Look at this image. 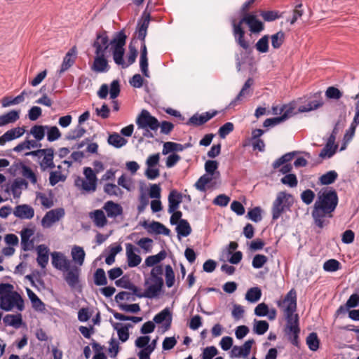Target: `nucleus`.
I'll return each instance as SVG.
<instances>
[{"mask_svg":"<svg viewBox=\"0 0 359 359\" xmlns=\"http://www.w3.org/2000/svg\"><path fill=\"white\" fill-rule=\"evenodd\" d=\"M107 142L115 148H121L128 142L127 140L116 133L109 135Z\"/></svg>","mask_w":359,"mask_h":359,"instance_id":"nucleus-38","label":"nucleus"},{"mask_svg":"<svg viewBox=\"0 0 359 359\" xmlns=\"http://www.w3.org/2000/svg\"><path fill=\"white\" fill-rule=\"evenodd\" d=\"M67 272L65 280L70 287L74 288L79 282V270L76 267H74L69 269Z\"/></svg>","mask_w":359,"mask_h":359,"instance_id":"nucleus-24","label":"nucleus"},{"mask_svg":"<svg viewBox=\"0 0 359 359\" xmlns=\"http://www.w3.org/2000/svg\"><path fill=\"white\" fill-rule=\"evenodd\" d=\"M296 154V151L288 152L277 158L272 164L273 168L277 169L280 168L283 164L286 163H288L292 160Z\"/></svg>","mask_w":359,"mask_h":359,"instance_id":"nucleus-43","label":"nucleus"},{"mask_svg":"<svg viewBox=\"0 0 359 359\" xmlns=\"http://www.w3.org/2000/svg\"><path fill=\"white\" fill-rule=\"evenodd\" d=\"M73 52H74V48L69 50L64 57L60 69L58 70V74L60 75L69 69L74 64L75 56L74 55Z\"/></svg>","mask_w":359,"mask_h":359,"instance_id":"nucleus-26","label":"nucleus"},{"mask_svg":"<svg viewBox=\"0 0 359 359\" xmlns=\"http://www.w3.org/2000/svg\"><path fill=\"white\" fill-rule=\"evenodd\" d=\"M290 110L288 109L280 116L266 118L263 123V126L266 128L269 126H274L286 121L288 118H290Z\"/></svg>","mask_w":359,"mask_h":359,"instance_id":"nucleus-35","label":"nucleus"},{"mask_svg":"<svg viewBox=\"0 0 359 359\" xmlns=\"http://www.w3.org/2000/svg\"><path fill=\"white\" fill-rule=\"evenodd\" d=\"M277 306L282 309L286 320L284 329L285 335L290 343L296 347L299 346V335L300 333L299 318L296 313L297 292L291 289L282 299L276 301Z\"/></svg>","mask_w":359,"mask_h":359,"instance_id":"nucleus-1","label":"nucleus"},{"mask_svg":"<svg viewBox=\"0 0 359 359\" xmlns=\"http://www.w3.org/2000/svg\"><path fill=\"white\" fill-rule=\"evenodd\" d=\"M150 22V15L148 14L146 17L142 18L137 24V36L142 41H145V37L147 34V29Z\"/></svg>","mask_w":359,"mask_h":359,"instance_id":"nucleus-22","label":"nucleus"},{"mask_svg":"<svg viewBox=\"0 0 359 359\" xmlns=\"http://www.w3.org/2000/svg\"><path fill=\"white\" fill-rule=\"evenodd\" d=\"M136 124L139 128H149L151 130H156L160 126L158 119L147 109L142 110L136 119Z\"/></svg>","mask_w":359,"mask_h":359,"instance_id":"nucleus-7","label":"nucleus"},{"mask_svg":"<svg viewBox=\"0 0 359 359\" xmlns=\"http://www.w3.org/2000/svg\"><path fill=\"white\" fill-rule=\"evenodd\" d=\"M189 144H181L180 143L172 142H167L163 144V148L162 151V154L163 155H166L168 153L173 151H182L185 148H187Z\"/></svg>","mask_w":359,"mask_h":359,"instance_id":"nucleus-33","label":"nucleus"},{"mask_svg":"<svg viewBox=\"0 0 359 359\" xmlns=\"http://www.w3.org/2000/svg\"><path fill=\"white\" fill-rule=\"evenodd\" d=\"M27 295L32 303L34 307L36 309H41L40 307L43 306L44 304L43 302L38 297V296L30 289H27Z\"/></svg>","mask_w":359,"mask_h":359,"instance_id":"nucleus-60","label":"nucleus"},{"mask_svg":"<svg viewBox=\"0 0 359 359\" xmlns=\"http://www.w3.org/2000/svg\"><path fill=\"white\" fill-rule=\"evenodd\" d=\"M46 152L43 154V158L39 162L40 168L42 171L47 169H53L55 165L53 162L54 149L53 148L45 149Z\"/></svg>","mask_w":359,"mask_h":359,"instance_id":"nucleus-16","label":"nucleus"},{"mask_svg":"<svg viewBox=\"0 0 359 359\" xmlns=\"http://www.w3.org/2000/svg\"><path fill=\"white\" fill-rule=\"evenodd\" d=\"M94 283L97 286L107 284V279L103 269L99 268L94 273Z\"/></svg>","mask_w":359,"mask_h":359,"instance_id":"nucleus-48","label":"nucleus"},{"mask_svg":"<svg viewBox=\"0 0 359 359\" xmlns=\"http://www.w3.org/2000/svg\"><path fill=\"white\" fill-rule=\"evenodd\" d=\"M152 243L153 240L150 238H142L136 242V244L146 253L151 251Z\"/></svg>","mask_w":359,"mask_h":359,"instance_id":"nucleus-58","label":"nucleus"},{"mask_svg":"<svg viewBox=\"0 0 359 359\" xmlns=\"http://www.w3.org/2000/svg\"><path fill=\"white\" fill-rule=\"evenodd\" d=\"M147 286L144 290L145 298L153 299L157 297L163 286V279H156V284L150 283Z\"/></svg>","mask_w":359,"mask_h":359,"instance_id":"nucleus-17","label":"nucleus"},{"mask_svg":"<svg viewBox=\"0 0 359 359\" xmlns=\"http://www.w3.org/2000/svg\"><path fill=\"white\" fill-rule=\"evenodd\" d=\"M103 208L106 211L107 216L110 218H116L123 213V208L121 205L112 201L106 202Z\"/></svg>","mask_w":359,"mask_h":359,"instance_id":"nucleus-20","label":"nucleus"},{"mask_svg":"<svg viewBox=\"0 0 359 359\" xmlns=\"http://www.w3.org/2000/svg\"><path fill=\"white\" fill-rule=\"evenodd\" d=\"M337 177L338 174L335 170H330L320 177L319 182L322 185H329L334 183Z\"/></svg>","mask_w":359,"mask_h":359,"instance_id":"nucleus-41","label":"nucleus"},{"mask_svg":"<svg viewBox=\"0 0 359 359\" xmlns=\"http://www.w3.org/2000/svg\"><path fill=\"white\" fill-rule=\"evenodd\" d=\"M126 35L123 30H121L116 32L113 39L109 41V45H112L113 48H124V46L126 41Z\"/></svg>","mask_w":359,"mask_h":359,"instance_id":"nucleus-30","label":"nucleus"},{"mask_svg":"<svg viewBox=\"0 0 359 359\" xmlns=\"http://www.w3.org/2000/svg\"><path fill=\"white\" fill-rule=\"evenodd\" d=\"M20 102H22V95H18L15 97L6 96L1 100V104L3 107H8L11 105L18 104Z\"/></svg>","mask_w":359,"mask_h":359,"instance_id":"nucleus-56","label":"nucleus"},{"mask_svg":"<svg viewBox=\"0 0 359 359\" xmlns=\"http://www.w3.org/2000/svg\"><path fill=\"white\" fill-rule=\"evenodd\" d=\"M71 254L72 259L75 263L78 264L79 266L83 265L86 253L82 247L74 245L72 248Z\"/></svg>","mask_w":359,"mask_h":359,"instance_id":"nucleus-32","label":"nucleus"},{"mask_svg":"<svg viewBox=\"0 0 359 359\" xmlns=\"http://www.w3.org/2000/svg\"><path fill=\"white\" fill-rule=\"evenodd\" d=\"M125 50L124 48H113V59L118 65H121L123 68L128 67L123 60Z\"/></svg>","mask_w":359,"mask_h":359,"instance_id":"nucleus-47","label":"nucleus"},{"mask_svg":"<svg viewBox=\"0 0 359 359\" xmlns=\"http://www.w3.org/2000/svg\"><path fill=\"white\" fill-rule=\"evenodd\" d=\"M166 257V252L165 250L160 251L155 255L149 256L145 259V264L147 266H154L156 264L161 262Z\"/></svg>","mask_w":359,"mask_h":359,"instance_id":"nucleus-42","label":"nucleus"},{"mask_svg":"<svg viewBox=\"0 0 359 359\" xmlns=\"http://www.w3.org/2000/svg\"><path fill=\"white\" fill-rule=\"evenodd\" d=\"M121 324L116 323L113 324L114 329L117 331L118 339L121 341L125 342L129 338L128 329L132 327L133 325L130 323L126 324L123 326L119 327Z\"/></svg>","mask_w":359,"mask_h":359,"instance_id":"nucleus-28","label":"nucleus"},{"mask_svg":"<svg viewBox=\"0 0 359 359\" xmlns=\"http://www.w3.org/2000/svg\"><path fill=\"white\" fill-rule=\"evenodd\" d=\"M293 204L292 196L285 191L278 193L276 198L273 202L271 212L272 219L277 220L283 213L290 210Z\"/></svg>","mask_w":359,"mask_h":359,"instance_id":"nucleus-5","label":"nucleus"},{"mask_svg":"<svg viewBox=\"0 0 359 359\" xmlns=\"http://www.w3.org/2000/svg\"><path fill=\"white\" fill-rule=\"evenodd\" d=\"M306 343L312 351H316L320 346V339L316 332H311L306 337Z\"/></svg>","mask_w":359,"mask_h":359,"instance_id":"nucleus-39","label":"nucleus"},{"mask_svg":"<svg viewBox=\"0 0 359 359\" xmlns=\"http://www.w3.org/2000/svg\"><path fill=\"white\" fill-rule=\"evenodd\" d=\"M13 214L16 217L21 219H30L34 215V210L27 204L18 205L15 206Z\"/></svg>","mask_w":359,"mask_h":359,"instance_id":"nucleus-15","label":"nucleus"},{"mask_svg":"<svg viewBox=\"0 0 359 359\" xmlns=\"http://www.w3.org/2000/svg\"><path fill=\"white\" fill-rule=\"evenodd\" d=\"M53 266L57 270L67 271L70 269V261L66 256L60 252H53L50 254Z\"/></svg>","mask_w":359,"mask_h":359,"instance_id":"nucleus-11","label":"nucleus"},{"mask_svg":"<svg viewBox=\"0 0 359 359\" xmlns=\"http://www.w3.org/2000/svg\"><path fill=\"white\" fill-rule=\"evenodd\" d=\"M340 269V263L334 259L327 260L323 264V269L328 272H334Z\"/></svg>","mask_w":359,"mask_h":359,"instance_id":"nucleus-55","label":"nucleus"},{"mask_svg":"<svg viewBox=\"0 0 359 359\" xmlns=\"http://www.w3.org/2000/svg\"><path fill=\"white\" fill-rule=\"evenodd\" d=\"M323 104L324 100L322 96V92L318 91L308 96L305 104L300 105L298 108V111L302 113L309 112L323 107Z\"/></svg>","mask_w":359,"mask_h":359,"instance_id":"nucleus-8","label":"nucleus"},{"mask_svg":"<svg viewBox=\"0 0 359 359\" xmlns=\"http://www.w3.org/2000/svg\"><path fill=\"white\" fill-rule=\"evenodd\" d=\"M302 8V3H299L295 6V8L292 12V18L291 19L287 20V21L289 22L290 25H294L303 15L304 11Z\"/></svg>","mask_w":359,"mask_h":359,"instance_id":"nucleus-57","label":"nucleus"},{"mask_svg":"<svg viewBox=\"0 0 359 359\" xmlns=\"http://www.w3.org/2000/svg\"><path fill=\"white\" fill-rule=\"evenodd\" d=\"M205 123V121L204 120V118L201 114H195L189 118V119L186 123L188 126H200Z\"/></svg>","mask_w":359,"mask_h":359,"instance_id":"nucleus-61","label":"nucleus"},{"mask_svg":"<svg viewBox=\"0 0 359 359\" xmlns=\"http://www.w3.org/2000/svg\"><path fill=\"white\" fill-rule=\"evenodd\" d=\"M14 307H16L20 311H22L25 308L24 301L21 295L18 292L13 290L0 301V308L4 311H9Z\"/></svg>","mask_w":359,"mask_h":359,"instance_id":"nucleus-6","label":"nucleus"},{"mask_svg":"<svg viewBox=\"0 0 359 359\" xmlns=\"http://www.w3.org/2000/svg\"><path fill=\"white\" fill-rule=\"evenodd\" d=\"M104 191L110 196H121L123 194L118 186L113 183H107L104 186Z\"/></svg>","mask_w":359,"mask_h":359,"instance_id":"nucleus-46","label":"nucleus"},{"mask_svg":"<svg viewBox=\"0 0 359 359\" xmlns=\"http://www.w3.org/2000/svg\"><path fill=\"white\" fill-rule=\"evenodd\" d=\"M153 320L157 324L162 323L164 320H166L165 329H168L172 322V313L170 309L168 308L164 309L154 316Z\"/></svg>","mask_w":359,"mask_h":359,"instance_id":"nucleus-23","label":"nucleus"},{"mask_svg":"<svg viewBox=\"0 0 359 359\" xmlns=\"http://www.w3.org/2000/svg\"><path fill=\"white\" fill-rule=\"evenodd\" d=\"M254 84L252 78H248L245 82L241 91L237 96L229 103V108H233L241 102L245 97L250 96L252 94L251 86Z\"/></svg>","mask_w":359,"mask_h":359,"instance_id":"nucleus-12","label":"nucleus"},{"mask_svg":"<svg viewBox=\"0 0 359 359\" xmlns=\"http://www.w3.org/2000/svg\"><path fill=\"white\" fill-rule=\"evenodd\" d=\"M165 283L168 287H171L175 283V273L170 265H166L165 267Z\"/></svg>","mask_w":359,"mask_h":359,"instance_id":"nucleus-54","label":"nucleus"},{"mask_svg":"<svg viewBox=\"0 0 359 359\" xmlns=\"http://www.w3.org/2000/svg\"><path fill=\"white\" fill-rule=\"evenodd\" d=\"M4 322L6 325L19 328L22 323V315L20 313L16 315L8 314L4 316Z\"/></svg>","mask_w":359,"mask_h":359,"instance_id":"nucleus-36","label":"nucleus"},{"mask_svg":"<svg viewBox=\"0 0 359 359\" xmlns=\"http://www.w3.org/2000/svg\"><path fill=\"white\" fill-rule=\"evenodd\" d=\"M218 163L216 161L208 160L205 163V175H208L213 179H217L220 176V173L217 171Z\"/></svg>","mask_w":359,"mask_h":359,"instance_id":"nucleus-29","label":"nucleus"},{"mask_svg":"<svg viewBox=\"0 0 359 359\" xmlns=\"http://www.w3.org/2000/svg\"><path fill=\"white\" fill-rule=\"evenodd\" d=\"M176 231L179 238L180 236H188L191 232V228L188 221L186 219L180 220L176 226Z\"/></svg>","mask_w":359,"mask_h":359,"instance_id":"nucleus-34","label":"nucleus"},{"mask_svg":"<svg viewBox=\"0 0 359 359\" xmlns=\"http://www.w3.org/2000/svg\"><path fill=\"white\" fill-rule=\"evenodd\" d=\"M338 202L339 198L336 190L332 188H327L318 194L314 206L332 213L335 210Z\"/></svg>","mask_w":359,"mask_h":359,"instance_id":"nucleus-4","label":"nucleus"},{"mask_svg":"<svg viewBox=\"0 0 359 359\" xmlns=\"http://www.w3.org/2000/svg\"><path fill=\"white\" fill-rule=\"evenodd\" d=\"M280 182L290 187H296L298 184V180L294 174H287L281 178Z\"/></svg>","mask_w":359,"mask_h":359,"instance_id":"nucleus-59","label":"nucleus"},{"mask_svg":"<svg viewBox=\"0 0 359 359\" xmlns=\"http://www.w3.org/2000/svg\"><path fill=\"white\" fill-rule=\"evenodd\" d=\"M65 215V210L62 208L51 210L46 213L41 219V225L44 228H50L55 222Z\"/></svg>","mask_w":359,"mask_h":359,"instance_id":"nucleus-10","label":"nucleus"},{"mask_svg":"<svg viewBox=\"0 0 359 359\" xmlns=\"http://www.w3.org/2000/svg\"><path fill=\"white\" fill-rule=\"evenodd\" d=\"M260 15L266 22H272L281 17L278 11H262Z\"/></svg>","mask_w":359,"mask_h":359,"instance_id":"nucleus-52","label":"nucleus"},{"mask_svg":"<svg viewBox=\"0 0 359 359\" xmlns=\"http://www.w3.org/2000/svg\"><path fill=\"white\" fill-rule=\"evenodd\" d=\"M46 128H48V126L35 125L32 127L29 133L34 136L36 141H41L44 138Z\"/></svg>","mask_w":359,"mask_h":359,"instance_id":"nucleus-44","label":"nucleus"},{"mask_svg":"<svg viewBox=\"0 0 359 359\" xmlns=\"http://www.w3.org/2000/svg\"><path fill=\"white\" fill-rule=\"evenodd\" d=\"M212 180V177L208 175H203L199 177L194 186L198 190L201 191H205V185L210 183Z\"/></svg>","mask_w":359,"mask_h":359,"instance_id":"nucleus-53","label":"nucleus"},{"mask_svg":"<svg viewBox=\"0 0 359 359\" xmlns=\"http://www.w3.org/2000/svg\"><path fill=\"white\" fill-rule=\"evenodd\" d=\"M218 353L215 346H208L203 349L202 359H212Z\"/></svg>","mask_w":359,"mask_h":359,"instance_id":"nucleus-64","label":"nucleus"},{"mask_svg":"<svg viewBox=\"0 0 359 359\" xmlns=\"http://www.w3.org/2000/svg\"><path fill=\"white\" fill-rule=\"evenodd\" d=\"M311 215L313 219V224L319 229H323L330 223L329 218L332 217L331 212L313 206Z\"/></svg>","mask_w":359,"mask_h":359,"instance_id":"nucleus-9","label":"nucleus"},{"mask_svg":"<svg viewBox=\"0 0 359 359\" xmlns=\"http://www.w3.org/2000/svg\"><path fill=\"white\" fill-rule=\"evenodd\" d=\"M109 46V37L106 31L103 30L97 33L96 39L93 43L95 48V57L92 69L96 72H107L109 67L105 57V52Z\"/></svg>","mask_w":359,"mask_h":359,"instance_id":"nucleus-3","label":"nucleus"},{"mask_svg":"<svg viewBox=\"0 0 359 359\" xmlns=\"http://www.w3.org/2000/svg\"><path fill=\"white\" fill-rule=\"evenodd\" d=\"M37 258L36 262L42 268L44 269L46 267L48 263V252L49 250L47 246L45 245H39L37 247Z\"/></svg>","mask_w":359,"mask_h":359,"instance_id":"nucleus-21","label":"nucleus"},{"mask_svg":"<svg viewBox=\"0 0 359 359\" xmlns=\"http://www.w3.org/2000/svg\"><path fill=\"white\" fill-rule=\"evenodd\" d=\"M254 343L255 340L252 339L246 341L243 346H234L231 351V356L236 358L247 357L250 353L252 346Z\"/></svg>","mask_w":359,"mask_h":359,"instance_id":"nucleus-14","label":"nucleus"},{"mask_svg":"<svg viewBox=\"0 0 359 359\" xmlns=\"http://www.w3.org/2000/svg\"><path fill=\"white\" fill-rule=\"evenodd\" d=\"M75 185L86 192H94L97 188L96 182L83 180L81 177L75 180Z\"/></svg>","mask_w":359,"mask_h":359,"instance_id":"nucleus-27","label":"nucleus"},{"mask_svg":"<svg viewBox=\"0 0 359 359\" xmlns=\"http://www.w3.org/2000/svg\"><path fill=\"white\" fill-rule=\"evenodd\" d=\"M271 45L274 49H278L283 45L285 40V34L282 31H279L277 33L273 34L271 36Z\"/></svg>","mask_w":359,"mask_h":359,"instance_id":"nucleus-50","label":"nucleus"},{"mask_svg":"<svg viewBox=\"0 0 359 359\" xmlns=\"http://www.w3.org/2000/svg\"><path fill=\"white\" fill-rule=\"evenodd\" d=\"M20 118L19 111L11 110L6 114L0 116V127L8 123H14Z\"/></svg>","mask_w":359,"mask_h":359,"instance_id":"nucleus-31","label":"nucleus"},{"mask_svg":"<svg viewBox=\"0 0 359 359\" xmlns=\"http://www.w3.org/2000/svg\"><path fill=\"white\" fill-rule=\"evenodd\" d=\"M268 261L266 256L257 254L253 257L252 265L255 269L262 268Z\"/></svg>","mask_w":359,"mask_h":359,"instance_id":"nucleus-62","label":"nucleus"},{"mask_svg":"<svg viewBox=\"0 0 359 359\" xmlns=\"http://www.w3.org/2000/svg\"><path fill=\"white\" fill-rule=\"evenodd\" d=\"M126 250L128 266L131 268L137 266L142 261L141 257L136 254V252H140V250L131 243H126Z\"/></svg>","mask_w":359,"mask_h":359,"instance_id":"nucleus-13","label":"nucleus"},{"mask_svg":"<svg viewBox=\"0 0 359 359\" xmlns=\"http://www.w3.org/2000/svg\"><path fill=\"white\" fill-rule=\"evenodd\" d=\"M20 168L22 176L29 180L32 184H35L37 182V177L33 170L22 163H20Z\"/></svg>","mask_w":359,"mask_h":359,"instance_id":"nucleus-45","label":"nucleus"},{"mask_svg":"<svg viewBox=\"0 0 359 359\" xmlns=\"http://www.w3.org/2000/svg\"><path fill=\"white\" fill-rule=\"evenodd\" d=\"M269 325L266 320H255L254 332L259 335H262L269 330Z\"/></svg>","mask_w":359,"mask_h":359,"instance_id":"nucleus-51","label":"nucleus"},{"mask_svg":"<svg viewBox=\"0 0 359 359\" xmlns=\"http://www.w3.org/2000/svg\"><path fill=\"white\" fill-rule=\"evenodd\" d=\"M230 22L232 27V34L236 44L245 50H248L250 45L245 39V32L243 27V23L248 26L250 31L253 34L259 33L264 29L263 22L259 20L256 15L252 13L244 14L239 20L235 18H231Z\"/></svg>","mask_w":359,"mask_h":359,"instance_id":"nucleus-2","label":"nucleus"},{"mask_svg":"<svg viewBox=\"0 0 359 359\" xmlns=\"http://www.w3.org/2000/svg\"><path fill=\"white\" fill-rule=\"evenodd\" d=\"M262 290L258 287L250 288L245 294V299L251 303H255L260 299Z\"/></svg>","mask_w":359,"mask_h":359,"instance_id":"nucleus-40","label":"nucleus"},{"mask_svg":"<svg viewBox=\"0 0 359 359\" xmlns=\"http://www.w3.org/2000/svg\"><path fill=\"white\" fill-rule=\"evenodd\" d=\"M47 133V140L49 142H53L59 139L61 136V133L56 126H48Z\"/></svg>","mask_w":359,"mask_h":359,"instance_id":"nucleus-63","label":"nucleus"},{"mask_svg":"<svg viewBox=\"0 0 359 359\" xmlns=\"http://www.w3.org/2000/svg\"><path fill=\"white\" fill-rule=\"evenodd\" d=\"M86 132V130L83 126L77 125L75 128L70 130L67 133L65 139L67 140H76L82 137Z\"/></svg>","mask_w":359,"mask_h":359,"instance_id":"nucleus-37","label":"nucleus"},{"mask_svg":"<svg viewBox=\"0 0 359 359\" xmlns=\"http://www.w3.org/2000/svg\"><path fill=\"white\" fill-rule=\"evenodd\" d=\"M182 201V194L177 190H172L168 196V212H175Z\"/></svg>","mask_w":359,"mask_h":359,"instance_id":"nucleus-19","label":"nucleus"},{"mask_svg":"<svg viewBox=\"0 0 359 359\" xmlns=\"http://www.w3.org/2000/svg\"><path fill=\"white\" fill-rule=\"evenodd\" d=\"M94 224L99 228L104 227L107 224V217L102 210H95L90 213Z\"/></svg>","mask_w":359,"mask_h":359,"instance_id":"nucleus-25","label":"nucleus"},{"mask_svg":"<svg viewBox=\"0 0 359 359\" xmlns=\"http://www.w3.org/2000/svg\"><path fill=\"white\" fill-rule=\"evenodd\" d=\"M25 130L24 128L17 127L8 130L4 135L0 136V145H4L6 142L13 140L21 137Z\"/></svg>","mask_w":359,"mask_h":359,"instance_id":"nucleus-18","label":"nucleus"},{"mask_svg":"<svg viewBox=\"0 0 359 359\" xmlns=\"http://www.w3.org/2000/svg\"><path fill=\"white\" fill-rule=\"evenodd\" d=\"M269 39L268 35H264L257 41L255 48L259 53H266L269 51Z\"/></svg>","mask_w":359,"mask_h":359,"instance_id":"nucleus-49","label":"nucleus"}]
</instances>
